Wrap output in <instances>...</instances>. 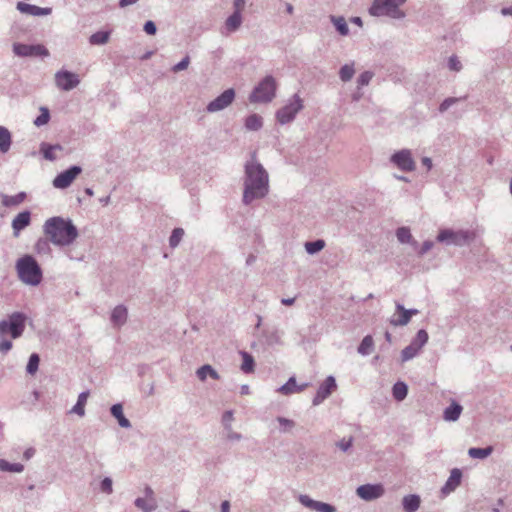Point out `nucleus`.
<instances>
[{"instance_id": "nucleus-1", "label": "nucleus", "mask_w": 512, "mask_h": 512, "mask_svg": "<svg viewBox=\"0 0 512 512\" xmlns=\"http://www.w3.org/2000/svg\"><path fill=\"white\" fill-rule=\"evenodd\" d=\"M269 192V175L263 165L256 160V152L244 166L242 202L250 205L255 200L263 199Z\"/></svg>"}, {"instance_id": "nucleus-2", "label": "nucleus", "mask_w": 512, "mask_h": 512, "mask_svg": "<svg viewBox=\"0 0 512 512\" xmlns=\"http://www.w3.org/2000/svg\"><path fill=\"white\" fill-rule=\"evenodd\" d=\"M43 230L54 245L61 247L71 245L79 236L78 229L72 220L61 216L47 219Z\"/></svg>"}, {"instance_id": "nucleus-3", "label": "nucleus", "mask_w": 512, "mask_h": 512, "mask_svg": "<svg viewBox=\"0 0 512 512\" xmlns=\"http://www.w3.org/2000/svg\"><path fill=\"white\" fill-rule=\"evenodd\" d=\"M18 278L29 286H37L41 283L43 273L36 259L29 254L20 257L15 264Z\"/></svg>"}, {"instance_id": "nucleus-4", "label": "nucleus", "mask_w": 512, "mask_h": 512, "mask_svg": "<svg viewBox=\"0 0 512 512\" xmlns=\"http://www.w3.org/2000/svg\"><path fill=\"white\" fill-rule=\"evenodd\" d=\"M406 0H374L369 13L372 16H387L393 19H402L405 13L400 9V6Z\"/></svg>"}, {"instance_id": "nucleus-5", "label": "nucleus", "mask_w": 512, "mask_h": 512, "mask_svg": "<svg viewBox=\"0 0 512 512\" xmlns=\"http://www.w3.org/2000/svg\"><path fill=\"white\" fill-rule=\"evenodd\" d=\"M27 317L23 312H13L7 319L0 321V338L10 335L12 339L20 338L25 330Z\"/></svg>"}, {"instance_id": "nucleus-6", "label": "nucleus", "mask_w": 512, "mask_h": 512, "mask_svg": "<svg viewBox=\"0 0 512 512\" xmlns=\"http://www.w3.org/2000/svg\"><path fill=\"white\" fill-rule=\"evenodd\" d=\"M276 81L273 76L267 75L264 77L249 96L251 103H269L275 97Z\"/></svg>"}, {"instance_id": "nucleus-7", "label": "nucleus", "mask_w": 512, "mask_h": 512, "mask_svg": "<svg viewBox=\"0 0 512 512\" xmlns=\"http://www.w3.org/2000/svg\"><path fill=\"white\" fill-rule=\"evenodd\" d=\"M475 239V233L470 230L443 229L437 236V241L446 245L464 246Z\"/></svg>"}, {"instance_id": "nucleus-8", "label": "nucleus", "mask_w": 512, "mask_h": 512, "mask_svg": "<svg viewBox=\"0 0 512 512\" xmlns=\"http://www.w3.org/2000/svg\"><path fill=\"white\" fill-rule=\"evenodd\" d=\"M303 102L299 95L294 94L292 99L285 106L276 112V119L281 125H285L293 121L297 113L302 110Z\"/></svg>"}, {"instance_id": "nucleus-9", "label": "nucleus", "mask_w": 512, "mask_h": 512, "mask_svg": "<svg viewBox=\"0 0 512 512\" xmlns=\"http://www.w3.org/2000/svg\"><path fill=\"white\" fill-rule=\"evenodd\" d=\"M390 162L404 172H412L416 169V163L409 149H401L393 153Z\"/></svg>"}, {"instance_id": "nucleus-10", "label": "nucleus", "mask_w": 512, "mask_h": 512, "mask_svg": "<svg viewBox=\"0 0 512 512\" xmlns=\"http://www.w3.org/2000/svg\"><path fill=\"white\" fill-rule=\"evenodd\" d=\"M13 52L19 57H47L49 51L42 44L14 43Z\"/></svg>"}, {"instance_id": "nucleus-11", "label": "nucleus", "mask_w": 512, "mask_h": 512, "mask_svg": "<svg viewBox=\"0 0 512 512\" xmlns=\"http://www.w3.org/2000/svg\"><path fill=\"white\" fill-rule=\"evenodd\" d=\"M82 168L78 165H72L68 169L60 172L53 179L52 184L56 189H66L71 186L73 181L81 174Z\"/></svg>"}, {"instance_id": "nucleus-12", "label": "nucleus", "mask_w": 512, "mask_h": 512, "mask_svg": "<svg viewBox=\"0 0 512 512\" xmlns=\"http://www.w3.org/2000/svg\"><path fill=\"white\" fill-rule=\"evenodd\" d=\"M235 98V90L233 88L226 89L214 100L209 102L206 107L207 112L215 113L227 108Z\"/></svg>"}, {"instance_id": "nucleus-13", "label": "nucleus", "mask_w": 512, "mask_h": 512, "mask_svg": "<svg viewBox=\"0 0 512 512\" xmlns=\"http://www.w3.org/2000/svg\"><path fill=\"white\" fill-rule=\"evenodd\" d=\"M55 83L58 88L70 91L80 83L78 76L67 70H60L55 74Z\"/></svg>"}, {"instance_id": "nucleus-14", "label": "nucleus", "mask_w": 512, "mask_h": 512, "mask_svg": "<svg viewBox=\"0 0 512 512\" xmlns=\"http://www.w3.org/2000/svg\"><path fill=\"white\" fill-rule=\"evenodd\" d=\"M418 313L419 311L417 309H405L402 304L397 303L396 313L390 318L389 322L395 327L405 326L410 322L411 317Z\"/></svg>"}, {"instance_id": "nucleus-15", "label": "nucleus", "mask_w": 512, "mask_h": 512, "mask_svg": "<svg viewBox=\"0 0 512 512\" xmlns=\"http://www.w3.org/2000/svg\"><path fill=\"white\" fill-rule=\"evenodd\" d=\"M337 388L336 380L333 376H328L324 382L319 386L315 397L313 398L312 404L314 406L320 405L325 399H327L332 392Z\"/></svg>"}, {"instance_id": "nucleus-16", "label": "nucleus", "mask_w": 512, "mask_h": 512, "mask_svg": "<svg viewBox=\"0 0 512 512\" xmlns=\"http://www.w3.org/2000/svg\"><path fill=\"white\" fill-rule=\"evenodd\" d=\"M385 490L381 484H364L357 488L356 494L365 501H372L383 496Z\"/></svg>"}, {"instance_id": "nucleus-17", "label": "nucleus", "mask_w": 512, "mask_h": 512, "mask_svg": "<svg viewBox=\"0 0 512 512\" xmlns=\"http://www.w3.org/2000/svg\"><path fill=\"white\" fill-rule=\"evenodd\" d=\"M299 502L306 508H309L316 512H335L336 511V508L333 505H331L329 503L321 502V501H316V500L310 498L308 495H300Z\"/></svg>"}, {"instance_id": "nucleus-18", "label": "nucleus", "mask_w": 512, "mask_h": 512, "mask_svg": "<svg viewBox=\"0 0 512 512\" xmlns=\"http://www.w3.org/2000/svg\"><path fill=\"white\" fill-rule=\"evenodd\" d=\"M462 480V471L458 468H454L450 472V476L445 482L444 486L441 488V493L444 496L449 495L453 491L456 490L458 486H460Z\"/></svg>"}, {"instance_id": "nucleus-19", "label": "nucleus", "mask_w": 512, "mask_h": 512, "mask_svg": "<svg viewBox=\"0 0 512 512\" xmlns=\"http://www.w3.org/2000/svg\"><path fill=\"white\" fill-rule=\"evenodd\" d=\"M243 22L242 14L238 12H233L224 23L223 28L221 29L222 35H229L239 30Z\"/></svg>"}, {"instance_id": "nucleus-20", "label": "nucleus", "mask_w": 512, "mask_h": 512, "mask_svg": "<svg viewBox=\"0 0 512 512\" xmlns=\"http://www.w3.org/2000/svg\"><path fill=\"white\" fill-rule=\"evenodd\" d=\"M31 223V213L28 210L22 211L17 214L12 220L13 235L17 237L23 229L28 227Z\"/></svg>"}, {"instance_id": "nucleus-21", "label": "nucleus", "mask_w": 512, "mask_h": 512, "mask_svg": "<svg viewBox=\"0 0 512 512\" xmlns=\"http://www.w3.org/2000/svg\"><path fill=\"white\" fill-rule=\"evenodd\" d=\"M17 10H19L23 14H28L32 16H46L51 14L52 9L45 7H39L33 4H28L24 2H18L17 3Z\"/></svg>"}, {"instance_id": "nucleus-22", "label": "nucleus", "mask_w": 512, "mask_h": 512, "mask_svg": "<svg viewBox=\"0 0 512 512\" xmlns=\"http://www.w3.org/2000/svg\"><path fill=\"white\" fill-rule=\"evenodd\" d=\"M128 318V310L124 305L116 306L111 313L110 320L115 327L123 326Z\"/></svg>"}, {"instance_id": "nucleus-23", "label": "nucleus", "mask_w": 512, "mask_h": 512, "mask_svg": "<svg viewBox=\"0 0 512 512\" xmlns=\"http://www.w3.org/2000/svg\"><path fill=\"white\" fill-rule=\"evenodd\" d=\"M307 387L308 383L297 385L295 377H290L284 385L278 388L277 391L283 395H291L294 393L302 392Z\"/></svg>"}, {"instance_id": "nucleus-24", "label": "nucleus", "mask_w": 512, "mask_h": 512, "mask_svg": "<svg viewBox=\"0 0 512 512\" xmlns=\"http://www.w3.org/2000/svg\"><path fill=\"white\" fill-rule=\"evenodd\" d=\"M462 410V406L456 401H453L448 407L444 409L443 418L445 421L454 422L459 419Z\"/></svg>"}, {"instance_id": "nucleus-25", "label": "nucleus", "mask_w": 512, "mask_h": 512, "mask_svg": "<svg viewBox=\"0 0 512 512\" xmlns=\"http://www.w3.org/2000/svg\"><path fill=\"white\" fill-rule=\"evenodd\" d=\"M111 415L117 420L122 428H130L131 422L125 417L123 413V406L120 403L113 404L110 408Z\"/></svg>"}, {"instance_id": "nucleus-26", "label": "nucleus", "mask_w": 512, "mask_h": 512, "mask_svg": "<svg viewBox=\"0 0 512 512\" xmlns=\"http://www.w3.org/2000/svg\"><path fill=\"white\" fill-rule=\"evenodd\" d=\"M421 504L420 496L417 494H409L403 497L402 506L405 512H416Z\"/></svg>"}, {"instance_id": "nucleus-27", "label": "nucleus", "mask_w": 512, "mask_h": 512, "mask_svg": "<svg viewBox=\"0 0 512 512\" xmlns=\"http://www.w3.org/2000/svg\"><path fill=\"white\" fill-rule=\"evenodd\" d=\"M89 397V391H83L78 395L76 404L70 410V413L76 414L80 417L85 415V405Z\"/></svg>"}, {"instance_id": "nucleus-28", "label": "nucleus", "mask_w": 512, "mask_h": 512, "mask_svg": "<svg viewBox=\"0 0 512 512\" xmlns=\"http://www.w3.org/2000/svg\"><path fill=\"white\" fill-rule=\"evenodd\" d=\"M330 21L334 25L336 31L341 36H347L349 34V27L346 19L343 16L330 15Z\"/></svg>"}, {"instance_id": "nucleus-29", "label": "nucleus", "mask_w": 512, "mask_h": 512, "mask_svg": "<svg viewBox=\"0 0 512 512\" xmlns=\"http://www.w3.org/2000/svg\"><path fill=\"white\" fill-rule=\"evenodd\" d=\"M196 375L200 381H205L208 376L214 380H218L220 378L218 372L209 364H205L198 368Z\"/></svg>"}, {"instance_id": "nucleus-30", "label": "nucleus", "mask_w": 512, "mask_h": 512, "mask_svg": "<svg viewBox=\"0 0 512 512\" xmlns=\"http://www.w3.org/2000/svg\"><path fill=\"white\" fill-rule=\"evenodd\" d=\"M56 150H62V147L59 144L52 145L46 142L40 144V152L46 160H56V155L54 154Z\"/></svg>"}, {"instance_id": "nucleus-31", "label": "nucleus", "mask_w": 512, "mask_h": 512, "mask_svg": "<svg viewBox=\"0 0 512 512\" xmlns=\"http://www.w3.org/2000/svg\"><path fill=\"white\" fill-rule=\"evenodd\" d=\"M396 237L398 241L402 244L409 243L414 247H417L418 242L413 239V236L408 227H400L396 231Z\"/></svg>"}, {"instance_id": "nucleus-32", "label": "nucleus", "mask_w": 512, "mask_h": 512, "mask_svg": "<svg viewBox=\"0 0 512 512\" xmlns=\"http://www.w3.org/2000/svg\"><path fill=\"white\" fill-rule=\"evenodd\" d=\"M11 143L12 139L10 131L4 126H0V151L2 153L8 152L11 147Z\"/></svg>"}, {"instance_id": "nucleus-33", "label": "nucleus", "mask_w": 512, "mask_h": 512, "mask_svg": "<svg viewBox=\"0 0 512 512\" xmlns=\"http://www.w3.org/2000/svg\"><path fill=\"white\" fill-rule=\"evenodd\" d=\"M408 394V386L402 381L396 382L392 387V395L396 401H403Z\"/></svg>"}, {"instance_id": "nucleus-34", "label": "nucleus", "mask_w": 512, "mask_h": 512, "mask_svg": "<svg viewBox=\"0 0 512 512\" xmlns=\"http://www.w3.org/2000/svg\"><path fill=\"white\" fill-rule=\"evenodd\" d=\"M26 198L25 192H19L16 195L8 196L2 195V205L5 207H12L21 204Z\"/></svg>"}, {"instance_id": "nucleus-35", "label": "nucleus", "mask_w": 512, "mask_h": 512, "mask_svg": "<svg viewBox=\"0 0 512 512\" xmlns=\"http://www.w3.org/2000/svg\"><path fill=\"white\" fill-rule=\"evenodd\" d=\"M493 452V447L488 446L485 448L472 447L468 450V455L474 459H485Z\"/></svg>"}, {"instance_id": "nucleus-36", "label": "nucleus", "mask_w": 512, "mask_h": 512, "mask_svg": "<svg viewBox=\"0 0 512 512\" xmlns=\"http://www.w3.org/2000/svg\"><path fill=\"white\" fill-rule=\"evenodd\" d=\"M263 125L262 117L258 114L249 115L245 120V127L250 131H258Z\"/></svg>"}, {"instance_id": "nucleus-37", "label": "nucleus", "mask_w": 512, "mask_h": 512, "mask_svg": "<svg viewBox=\"0 0 512 512\" xmlns=\"http://www.w3.org/2000/svg\"><path fill=\"white\" fill-rule=\"evenodd\" d=\"M135 506L143 512H152L157 508L156 501L138 497L134 501Z\"/></svg>"}, {"instance_id": "nucleus-38", "label": "nucleus", "mask_w": 512, "mask_h": 512, "mask_svg": "<svg viewBox=\"0 0 512 512\" xmlns=\"http://www.w3.org/2000/svg\"><path fill=\"white\" fill-rule=\"evenodd\" d=\"M374 341L371 335H366L361 343L359 344L357 351L359 354L366 356L371 353V350L373 348Z\"/></svg>"}, {"instance_id": "nucleus-39", "label": "nucleus", "mask_w": 512, "mask_h": 512, "mask_svg": "<svg viewBox=\"0 0 512 512\" xmlns=\"http://www.w3.org/2000/svg\"><path fill=\"white\" fill-rule=\"evenodd\" d=\"M110 32L108 31H97L92 34L89 38V42L92 45H104L109 41Z\"/></svg>"}, {"instance_id": "nucleus-40", "label": "nucleus", "mask_w": 512, "mask_h": 512, "mask_svg": "<svg viewBox=\"0 0 512 512\" xmlns=\"http://www.w3.org/2000/svg\"><path fill=\"white\" fill-rule=\"evenodd\" d=\"M354 74H355V68H354L353 62L343 65L339 70V78L343 82L350 81L353 78Z\"/></svg>"}, {"instance_id": "nucleus-41", "label": "nucleus", "mask_w": 512, "mask_h": 512, "mask_svg": "<svg viewBox=\"0 0 512 512\" xmlns=\"http://www.w3.org/2000/svg\"><path fill=\"white\" fill-rule=\"evenodd\" d=\"M325 241L323 239H317L314 241H308L305 243V250L308 254L314 255L320 252L325 247Z\"/></svg>"}, {"instance_id": "nucleus-42", "label": "nucleus", "mask_w": 512, "mask_h": 512, "mask_svg": "<svg viewBox=\"0 0 512 512\" xmlns=\"http://www.w3.org/2000/svg\"><path fill=\"white\" fill-rule=\"evenodd\" d=\"M24 466L21 463H10L4 459H0V471L21 473Z\"/></svg>"}, {"instance_id": "nucleus-43", "label": "nucleus", "mask_w": 512, "mask_h": 512, "mask_svg": "<svg viewBox=\"0 0 512 512\" xmlns=\"http://www.w3.org/2000/svg\"><path fill=\"white\" fill-rule=\"evenodd\" d=\"M243 362L241 365V370L244 373H251L254 370L255 361L251 354L242 351L241 352Z\"/></svg>"}, {"instance_id": "nucleus-44", "label": "nucleus", "mask_w": 512, "mask_h": 512, "mask_svg": "<svg viewBox=\"0 0 512 512\" xmlns=\"http://www.w3.org/2000/svg\"><path fill=\"white\" fill-rule=\"evenodd\" d=\"M419 351L420 350L416 347V344H411L410 343L401 352L402 362H406V361H409V360L413 359L415 356H417Z\"/></svg>"}, {"instance_id": "nucleus-45", "label": "nucleus", "mask_w": 512, "mask_h": 512, "mask_svg": "<svg viewBox=\"0 0 512 512\" xmlns=\"http://www.w3.org/2000/svg\"><path fill=\"white\" fill-rule=\"evenodd\" d=\"M40 357L37 353H32L28 359L26 366V372L30 375H34L39 368Z\"/></svg>"}, {"instance_id": "nucleus-46", "label": "nucleus", "mask_w": 512, "mask_h": 512, "mask_svg": "<svg viewBox=\"0 0 512 512\" xmlns=\"http://www.w3.org/2000/svg\"><path fill=\"white\" fill-rule=\"evenodd\" d=\"M50 120V111L47 107H40V115L35 118L33 121L36 127H41L46 125Z\"/></svg>"}, {"instance_id": "nucleus-47", "label": "nucleus", "mask_w": 512, "mask_h": 512, "mask_svg": "<svg viewBox=\"0 0 512 512\" xmlns=\"http://www.w3.org/2000/svg\"><path fill=\"white\" fill-rule=\"evenodd\" d=\"M429 336L426 330L420 329L411 344H416V347L421 350L422 347L428 342Z\"/></svg>"}, {"instance_id": "nucleus-48", "label": "nucleus", "mask_w": 512, "mask_h": 512, "mask_svg": "<svg viewBox=\"0 0 512 512\" xmlns=\"http://www.w3.org/2000/svg\"><path fill=\"white\" fill-rule=\"evenodd\" d=\"M184 229L182 228H174L170 237H169V245L171 248H176L181 242L184 236Z\"/></svg>"}, {"instance_id": "nucleus-49", "label": "nucleus", "mask_w": 512, "mask_h": 512, "mask_svg": "<svg viewBox=\"0 0 512 512\" xmlns=\"http://www.w3.org/2000/svg\"><path fill=\"white\" fill-rule=\"evenodd\" d=\"M276 420H277V422L281 426L280 431L282 433L290 432L295 427V422L293 420L288 419V418L279 416V417H277Z\"/></svg>"}, {"instance_id": "nucleus-50", "label": "nucleus", "mask_w": 512, "mask_h": 512, "mask_svg": "<svg viewBox=\"0 0 512 512\" xmlns=\"http://www.w3.org/2000/svg\"><path fill=\"white\" fill-rule=\"evenodd\" d=\"M49 241L48 239H42L40 238L36 244H35V249L36 251L39 253V254H47L50 252V246H49Z\"/></svg>"}, {"instance_id": "nucleus-51", "label": "nucleus", "mask_w": 512, "mask_h": 512, "mask_svg": "<svg viewBox=\"0 0 512 512\" xmlns=\"http://www.w3.org/2000/svg\"><path fill=\"white\" fill-rule=\"evenodd\" d=\"M461 100V98H457V97H448L446 99H444L441 104L439 105V111L441 113H444L445 111H447L452 105L456 104L457 102H459Z\"/></svg>"}, {"instance_id": "nucleus-52", "label": "nucleus", "mask_w": 512, "mask_h": 512, "mask_svg": "<svg viewBox=\"0 0 512 512\" xmlns=\"http://www.w3.org/2000/svg\"><path fill=\"white\" fill-rule=\"evenodd\" d=\"M373 77V74L369 71H364L362 72L358 79H357V84H358V87H363V86H366L369 84V82L371 81Z\"/></svg>"}, {"instance_id": "nucleus-53", "label": "nucleus", "mask_w": 512, "mask_h": 512, "mask_svg": "<svg viewBox=\"0 0 512 512\" xmlns=\"http://www.w3.org/2000/svg\"><path fill=\"white\" fill-rule=\"evenodd\" d=\"M448 68L455 72H459L462 69V64L456 55L450 56L448 60Z\"/></svg>"}, {"instance_id": "nucleus-54", "label": "nucleus", "mask_w": 512, "mask_h": 512, "mask_svg": "<svg viewBox=\"0 0 512 512\" xmlns=\"http://www.w3.org/2000/svg\"><path fill=\"white\" fill-rule=\"evenodd\" d=\"M112 485V479L110 477H105L100 483V489L106 494H111L113 492Z\"/></svg>"}, {"instance_id": "nucleus-55", "label": "nucleus", "mask_w": 512, "mask_h": 512, "mask_svg": "<svg viewBox=\"0 0 512 512\" xmlns=\"http://www.w3.org/2000/svg\"><path fill=\"white\" fill-rule=\"evenodd\" d=\"M189 64H190V57L188 55H186L180 62H178L177 64H175L172 67V71L177 73L182 70H185L189 66Z\"/></svg>"}, {"instance_id": "nucleus-56", "label": "nucleus", "mask_w": 512, "mask_h": 512, "mask_svg": "<svg viewBox=\"0 0 512 512\" xmlns=\"http://www.w3.org/2000/svg\"><path fill=\"white\" fill-rule=\"evenodd\" d=\"M353 444V437H349L348 439H342L336 443V446L341 449L343 452L348 451Z\"/></svg>"}, {"instance_id": "nucleus-57", "label": "nucleus", "mask_w": 512, "mask_h": 512, "mask_svg": "<svg viewBox=\"0 0 512 512\" xmlns=\"http://www.w3.org/2000/svg\"><path fill=\"white\" fill-rule=\"evenodd\" d=\"M143 30L148 35H155L156 32H157V27H156V24L153 21L148 20V21L145 22V24L143 26Z\"/></svg>"}, {"instance_id": "nucleus-58", "label": "nucleus", "mask_w": 512, "mask_h": 512, "mask_svg": "<svg viewBox=\"0 0 512 512\" xmlns=\"http://www.w3.org/2000/svg\"><path fill=\"white\" fill-rule=\"evenodd\" d=\"M0 339V352L5 354L12 349L13 344L10 340L6 339V337Z\"/></svg>"}, {"instance_id": "nucleus-59", "label": "nucleus", "mask_w": 512, "mask_h": 512, "mask_svg": "<svg viewBox=\"0 0 512 512\" xmlns=\"http://www.w3.org/2000/svg\"><path fill=\"white\" fill-rule=\"evenodd\" d=\"M434 246L433 241L426 240L422 244L421 248L418 251L419 256H424L428 251H430Z\"/></svg>"}, {"instance_id": "nucleus-60", "label": "nucleus", "mask_w": 512, "mask_h": 512, "mask_svg": "<svg viewBox=\"0 0 512 512\" xmlns=\"http://www.w3.org/2000/svg\"><path fill=\"white\" fill-rule=\"evenodd\" d=\"M268 344L272 345L274 343H279L280 338L276 331L271 332L269 335L266 336Z\"/></svg>"}, {"instance_id": "nucleus-61", "label": "nucleus", "mask_w": 512, "mask_h": 512, "mask_svg": "<svg viewBox=\"0 0 512 512\" xmlns=\"http://www.w3.org/2000/svg\"><path fill=\"white\" fill-rule=\"evenodd\" d=\"M233 419V412L231 410L225 411L222 416V424H229Z\"/></svg>"}, {"instance_id": "nucleus-62", "label": "nucleus", "mask_w": 512, "mask_h": 512, "mask_svg": "<svg viewBox=\"0 0 512 512\" xmlns=\"http://www.w3.org/2000/svg\"><path fill=\"white\" fill-rule=\"evenodd\" d=\"M244 5H245V0H234L233 1L234 12H238V13L242 14Z\"/></svg>"}, {"instance_id": "nucleus-63", "label": "nucleus", "mask_w": 512, "mask_h": 512, "mask_svg": "<svg viewBox=\"0 0 512 512\" xmlns=\"http://www.w3.org/2000/svg\"><path fill=\"white\" fill-rule=\"evenodd\" d=\"M226 437L230 441H240L242 439V435L234 431H230L229 433H227Z\"/></svg>"}, {"instance_id": "nucleus-64", "label": "nucleus", "mask_w": 512, "mask_h": 512, "mask_svg": "<svg viewBox=\"0 0 512 512\" xmlns=\"http://www.w3.org/2000/svg\"><path fill=\"white\" fill-rule=\"evenodd\" d=\"M144 494L146 499H149L150 501H155L154 491L150 486L145 487Z\"/></svg>"}]
</instances>
